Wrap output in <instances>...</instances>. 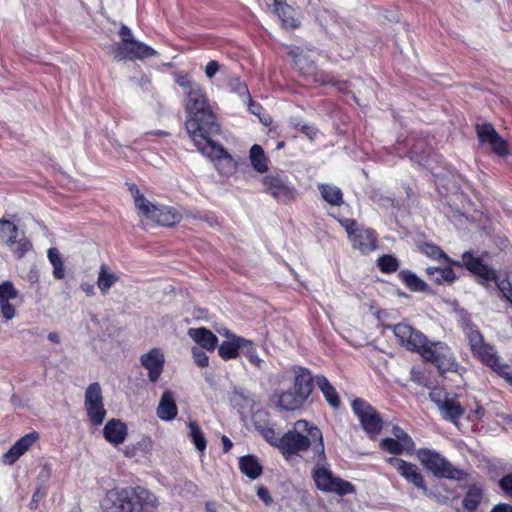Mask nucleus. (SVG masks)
Segmentation results:
<instances>
[{
	"label": "nucleus",
	"mask_w": 512,
	"mask_h": 512,
	"mask_svg": "<svg viewBox=\"0 0 512 512\" xmlns=\"http://www.w3.org/2000/svg\"><path fill=\"white\" fill-rule=\"evenodd\" d=\"M176 83L184 90L185 128L194 143H202L208 136H218L217 122L205 90L188 75H178Z\"/></svg>",
	"instance_id": "obj_1"
},
{
	"label": "nucleus",
	"mask_w": 512,
	"mask_h": 512,
	"mask_svg": "<svg viewBox=\"0 0 512 512\" xmlns=\"http://www.w3.org/2000/svg\"><path fill=\"white\" fill-rule=\"evenodd\" d=\"M319 444L324 445L320 429L306 420H298L294 423L293 429L281 437L280 451L288 459L290 456L299 455L312 447V451L316 455V448Z\"/></svg>",
	"instance_id": "obj_2"
},
{
	"label": "nucleus",
	"mask_w": 512,
	"mask_h": 512,
	"mask_svg": "<svg viewBox=\"0 0 512 512\" xmlns=\"http://www.w3.org/2000/svg\"><path fill=\"white\" fill-rule=\"evenodd\" d=\"M136 213L143 225L173 226L182 219L181 212L170 206H156L136 187L130 185Z\"/></svg>",
	"instance_id": "obj_3"
},
{
	"label": "nucleus",
	"mask_w": 512,
	"mask_h": 512,
	"mask_svg": "<svg viewBox=\"0 0 512 512\" xmlns=\"http://www.w3.org/2000/svg\"><path fill=\"white\" fill-rule=\"evenodd\" d=\"M312 461L314 467L311 477L319 490L340 496L355 493V487L350 482L333 475L325 455L324 445L317 446L316 455L312 457Z\"/></svg>",
	"instance_id": "obj_4"
},
{
	"label": "nucleus",
	"mask_w": 512,
	"mask_h": 512,
	"mask_svg": "<svg viewBox=\"0 0 512 512\" xmlns=\"http://www.w3.org/2000/svg\"><path fill=\"white\" fill-rule=\"evenodd\" d=\"M417 458L427 470L437 477L452 480H463L466 478V473L463 470L456 468L436 451L426 448L420 449L417 452Z\"/></svg>",
	"instance_id": "obj_5"
},
{
	"label": "nucleus",
	"mask_w": 512,
	"mask_h": 512,
	"mask_svg": "<svg viewBox=\"0 0 512 512\" xmlns=\"http://www.w3.org/2000/svg\"><path fill=\"white\" fill-rule=\"evenodd\" d=\"M215 136L204 138L202 143H194L198 150L215 162L216 169L224 176H230L236 171V162L232 156L214 141Z\"/></svg>",
	"instance_id": "obj_6"
},
{
	"label": "nucleus",
	"mask_w": 512,
	"mask_h": 512,
	"mask_svg": "<svg viewBox=\"0 0 512 512\" xmlns=\"http://www.w3.org/2000/svg\"><path fill=\"white\" fill-rule=\"evenodd\" d=\"M464 265L472 273L482 277L486 281H495L498 289L503 296L512 303V281L509 279H499L496 272L484 265L479 258H475L471 252H465L462 256Z\"/></svg>",
	"instance_id": "obj_7"
},
{
	"label": "nucleus",
	"mask_w": 512,
	"mask_h": 512,
	"mask_svg": "<svg viewBox=\"0 0 512 512\" xmlns=\"http://www.w3.org/2000/svg\"><path fill=\"white\" fill-rule=\"evenodd\" d=\"M84 407L89 422L94 426L102 425L106 410L103 403L102 389L98 382L91 383L85 391Z\"/></svg>",
	"instance_id": "obj_8"
},
{
	"label": "nucleus",
	"mask_w": 512,
	"mask_h": 512,
	"mask_svg": "<svg viewBox=\"0 0 512 512\" xmlns=\"http://www.w3.org/2000/svg\"><path fill=\"white\" fill-rule=\"evenodd\" d=\"M420 355L425 361L435 365L441 373L451 371L455 367V359L445 343L428 341Z\"/></svg>",
	"instance_id": "obj_9"
},
{
	"label": "nucleus",
	"mask_w": 512,
	"mask_h": 512,
	"mask_svg": "<svg viewBox=\"0 0 512 512\" xmlns=\"http://www.w3.org/2000/svg\"><path fill=\"white\" fill-rule=\"evenodd\" d=\"M262 184L265 192L280 202L288 203L295 198V188L288 184L287 177L281 172L264 176Z\"/></svg>",
	"instance_id": "obj_10"
},
{
	"label": "nucleus",
	"mask_w": 512,
	"mask_h": 512,
	"mask_svg": "<svg viewBox=\"0 0 512 512\" xmlns=\"http://www.w3.org/2000/svg\"><path fill=\"white\" fill-rule=\"evenodd\" d=\"M352 408L363 429L370 437H375L381 432L383 420L377 410L371 405L362 399H356L352 403Z\"/></svg>",
	"instance_id": "obj_11"
},
{
	"label": "nucleus",
	"mask_w": 512,
	"mask_h": 512,
	"mask_svg": "<svg viewBox=\"0 0 512 512\" xmlns=\"http://www.w3.org/2000/svg\"><path fill=\"white\" fill-rule=\"evenodd\" d=\"M470 349L473 356L479 359L481 363L490 367L512 384V375L509 372V366L501 361L496 355L494 348L484 341V337L482 341L477 342V345L472 346Z\"/></svg>",
	"instance_id": "obj_12"
},
{
	"label": "nucleus",
	"mask_w": 512,
	"mask_h": 512,
	"mask_svg": "<svg viewBox=\"0 0 512 512\" xmlns=\"http://www.w3.org/2000/svg\"><path fill=\"white\" fill-rule=\"evenodd\" d=\"M476 133L479 142L482 145H487L489 149L499 157H506L510 154L509 145L489 123L477 124Z\"/></svg>",
	"instance_id": "obj_13"
},
{
	"label": "nucleus",
	"mask_w": 512,
	"mask_h": 512,
	"mask_svg": "<svg viewBox=\"0 0 512 512\" xmlns=\"http://www.w3.org/2000/svg\"><path fill=\"white\" fill-rule=\"evenodd\" d=\"M430 399L437 405L442 416L446 420L456 423L464 414L465 410L456 397H449L440 390H433Z\"/></svg>",
	"instance_id": "obj_14"
},
{
	"label": "nucleus",
	"mask_w": 512,
	"mask_h": 512,
	"mask_svg": "<svg viewBox=\"0 0 512 512\" xmlns=\"http://www.w3.org/2000/svg\"><path fill=\"white\" fill-rule=\"evenodd\" d=\"M394 334L399 343L408 350L416 351L419 354L426 346L428 339L421 332L416 331L410 325L399 323L394 326Z\"/></svg>",
	"instance_id": "obj_15"
},
{
	"label": "nucleus",
	"mask_w": 512,
	"mask_h": 512,
	"mask_svg": "<svg viewBox=\"0 0 512 512\" xmlns=\"http://www.w3.org/2000/svg\"><path fill=\"white\" fill-rule=\"evenodd\" d=\"M387 461L405 480L413 484L416 488L422 490L425 494L428 493L423 476L415 464L395 457H391Z\"/></svg>",
	"instance_id": "obj_16"
},
{
	"label": "nucleus",
	"mask_w": 512,
	"mask_h": 512,
	"mask_svg": "<svg viewBox=\"0 0 512 512\" xmlns=\"http://www.w3.org/2000/svg\"><path fill=\"white\" fill-rule=\"evenodd\" d=\"M157 497L144 487H136L130 494V512H156Z\"/></svg>",
	"instance_id": "obj_17"
},
{
	"label": "nucleus",
	"mask_w": 512,
	"mask_h": 512,
	"mask_svg": "<svg viewBox=\"0 0 512 512\" xmlns=\"http://www.w3.org/2000/svg\"><path fill=\"white\" fill-rule=\"evenodd\" d=\"M128 490L115 488L109 490L101 501V512H128Z\"/></svg>",
	"instance_id": "obj_18"
},
{
	"label": "nucleus",
	"mask_w": 512,
	"mask_h": 512,
	"mask_svg": "<svg viewBox=\"0 0 512 512\" xmlns=\"http://www.w3.org/2000/svg\"><path fill=\"white\" fill-rule=\"evenodd\" d=\"M141 365L148 371V378L151 382H156L164 367V355L160 349L153 348L148 353L141 356Z\"/></svg>",
	"instance_id": "obj_19"
},
{
	"label": "nucleus",
	"mask_w": 512,
	"mask_h": 512,
	"mask_svg": "<svg viewBox=\"0 0 512 512\" xmlns=\"http://www.w3.org/2000/svg\"><path fill=\"white\" fill-rule=\"evenodd\" d=\"M39 434L31 432L22 436L3 456V462L14 464L38 440Z\"/></svg>",
	"instance_id": "obj_20"
},
{
	"label": "nucleus",
	"mask_w": 512,
	"mask_h": 512,
	"mask_svg": "<svg viewBox=\"0 0 512 512\" xmlns=\"http://www.w3.org/2000/svg\"><path fill=\"white\" fill-rule=\"evenodd\" d=\"M18 297V291L10 281H5L0 284V308L3 317L6 320H11L15 317V308L9 303Z\"/></svg>",
	"instance_id": "obj_21"
},
{
	"label": "nucleus",
	"mask_w": 512,
	"mask_h": 512,
	"mask_svg": "<svg viewBox=\"0 0 512 512\" xmlns=\"http://www.w3.org/2000/svg\"><path fill=\"white\" fill-rule=\"evenodd\" d=\"M103 435L106 441L114 446L120 445L125 441L127 435L126 424L113 418L105 424Z\"/></svg>",
	"instance_id": "obj_22"
},
{
	"label": "nucleus",
	"mask_w": 512,
	"mask_h": 512,
	"mask_svg": "<svg viewBox=\"0 0 512 512\" xmlns=\"http://www.w3.org/2000/svg\"><path fill=\"white\" fill-rule=\"evenodd\" d=\"M120 42H114L105 46L108 54L116 61H124L128 58V28L122 25L117 33Z\"/></svg>",
	"instance_id": "obj_23"
},
{
	"label": "nucleus",
	"mask_w": 512,
	"mask_h": 512,
	"mask_svg": "<svg viewBox=\"0 0 512 512\" xmlns=\"http://www.w3.org/2000/svg\"><path fill=\"white\" fill-rule=\"evenodd\" d=\"M228 340L223 341L218 347L219 356L224 360L235 359L240 355L243 337L225 331Z\"/></svg>",
	"instance_id": "obj_24"
},
{
	"label": "nucleus",
	"mask_w": 512,
	"mask_h": 512,
	"mask_svg": "<svg viewBox=\"0 0 512 512\" xmlns=\"http://www.w3.org/2000/svg\"><path fill=\"white\" fill-rule=\"evenodd\" d=\"M354 249L367 254L376 249L377 239L370 229H360L350 240Z\"/></svg>",
	"instance_id": "obj_25"
},
{
	"label": "nucleus",
	"mask_w": 512,
	"mask_h": 512,
	"mask_svg": "<svg viewBox=\"0 0 512 512\" xmlns=\"http://www.w3.org/2000/svg\"><path fill=\"white\" fill-rule=\"evenodd\" d=\"M188 335L198 343L203 349L213 351L218 343V338L214 333L206 328H190Z\"/></svg>",
	"instance_id": "obj_26"
},
{
	"label": "nucleus",
	"mask_w": 512,
	"mask_h": 512,
	"mask_svg": "<svg viewBox=\"0 0 512 512\" xmlns=\"http://www.w3.org/2000/svg\"><path fill=\"white\" fill-rule=\"evenodd\" d=\"M275 12L282 22V26L285 29H296L300 26V22L295 18V10L290 5L276 1Z\"/></svg>",
	"instance_id": "obj_27"
},
{
	"label": "nucleus",
	"mask_w": 512,
	"mask_h": 512,
	"mask_svg": "<svg viewBox=\"0 0 512 512\" xmlns=\"http://www.w3.org/2000/svg\"><path fill=\"white\" fill-rule=\"evenodd\" d=\"M157 415L163 420H172L176 417L177 406L171 391L167 390L162 394L157 407Z\"/></svg>",
	"instance_id": "obj_28"
},
{
	"label": "nucleus",
	"mask_w": 512,
	"mask_h": 512,
	"mask_svg": "<svg viewBox=\"0 0 512 512\" xmlns=\"http://www.w3.org/2000/svg\"><path fill=\"white\" fill-rule=\"evenodd\" d=\"M293 391L305 400L312 391V376L306 369H299L296 372L293 384Z\"/></svg>",
	"instance_id": "obj_29"
},
{
	"label": "nucleus",
	"mask_w": 512,
	"mask_h": 512,
	"mask_svg": "<svg viewBox=\"0 0 512 512\" xmlns=\"http://www.w3.org/2000/svg\"><path fill=\"white\" fill-rule=\"evenodd\" d=\"M24 234L12 221L0 219V238L10 248L15 246L16 240Z\"/></svg>",
	"instance_id": "obj_30"
},
{
	"label": "nucleus",
	"mask_w": 512,
	"mask_h": 512,
	"mask_svg": "<svg viewBox=\"0 0 512 512\" xmlns=\"http://www.w3.org/2000/svg\"><path fill=\"white\" fill-rule=\"evenodd\" d=\"M316 384L325 396L327 402L333 407L338 408L340 406V398L335 388L324 376L316 377Z\"/></svg>",
	"instance_id": "obj_31"
},
{
	"label": "nucleus",
	"mask_w": 512,
	"mask_h": 512,
	"mask_svg": "<svg viewBox=\"0 0 512 512\" xmlns=\"http://www.w3.org/2000/svg\"><path fill=\"white\" fill-rule=\"evenodd\" d=\"M157 52L151 47L135 40L130 36V61L131 60H146L154 55Z\"/></svg>",
	"instance_id": "obj_32"
},
{
	"label": "nucleus",
	"mask_w": 512,
	"mask_h": 512,
	"mask_svg": "<svg viewBox=\"0 0 512 512\" xmlns=\"http://www.w3.org/2000/svg\"><path fill=\"white\" fill-rule=\"evenodd\" d=\"M239 464L241 472L251 479H256L262 474V466L254 456L241 457Z\"/></svg>",
	"instance_id": "obj_33"
},
{
	"label": "nucleus",
	"mask_w": 512,
	"mask_h": 512,
	"mask_svg": "<svg viewBox=\"0 0 512 512\" xmlns=\"http://www.w3.org/2000/svg\"><path fill=\"white\" fill-rule=\"evenodd\" d=\"M253 168L259 173L268 171V158L260 145L254 144L250 149L249 155Z\"/></svg>",
	"instance_id": "obj_34"
},
{
	"label": "nucleus",
	"mask_w": 512,
	"mask_h": 512,
	"mask_svg": "<svg viewBox=\"0 0 512 512\" xmlns=\"http://www.w3.org/2000/svg\"><path fill=\"white\" fill-rule=\"evenodd\" d=\"M241 342L240 354L244 355L254 367L262 369L265 361L258 355L255 344L245 338Z\"/></svg>",
	"instance_id": "obj_35"
},
{
	"label": "nucleus",
	"mask_w": 512,
	"mask_h": 512,
	"mask_svg": "<svg viewBox=\"0 0 512 512\" xmlns=\"http://www.w3.org/2000/svg\"><path fill=\"white\" fill-rule=\"evenodd\" d=\"M304 401L305 399L300 397L296 392L286 391L279 396L278 405L284 410L294 411L299 409Z\"/></svg>",
	"instance_id": "obj_36"
},
{
	"label": "nucleus",
	"mask_w": 512,
	"mask_h": 512,
	"mask_svg": "<svg viewBox=\"0 0 512 512\" xmlns=\"http://www.w3.org/2000/svg\"><path fill=\"white\" fill-rule=\"evenodd\" d=\"M483 501V490L478 485H472L463 499V507L468 511H474Z\"/></svg>",
	"instance_id": "obj_37"
},
{
	"label": "nucleus",
	"mask_w": 512,
	"mask_h": 512,
	"mask_svg": "<svg viewBox=\"0 0 512 512\" xmlns=\"http://www.w3.org/2000/svg\"><path fill=\"white\" fill-rule=\"evenodd\" d=\"M426 272L437 284L451 283L455 279V274L450 267H428Z\"/></svg>",
	"instance_id": "obj_38"
},
{
	"label": "nucleus",
	"mask_w": 512,
	"mask_h": 512,
	"mask_svg": "<svg viewBox=\"0 0 512 512\" xmlns=\"http://www.w3.org/2000/svg\"><path fill=\"white\" fill-rule=\"evenodd\" d=\"M47 257L53 266V276L57 280H62L65 278V268L64 262L61 257V254L57 248H49L47 251Z\"/></svg>",
	"instance_id": "obj_39"
},
{
	"label": "nucleus",
	"mask_w": 512,
	"mask_h": 512,
	"mask_svg": "<svg viewBox=\"0 0 512 512\" xmlns=\"http://www.w3.org/2000/svg\"><path fill=\"white\" fill-rule=\"evenodd\" d=\"M117 280L118 277L113 272H111L106 265H102L100 267L97 285L102 294H106Z\"/></svg>",
	"instance_id": "obj_40"
},
{
	"label": "nucleus",
	"mask_w": 512,
	"mask_h": 512,
	"mask_svg": "<svg viewBox=\"0 0 512 512\" xmlns=\"http://www.w3.org/2000/svg\"><path fill=\"white\" fill-rule=\"evenodd\" d=\"M323 199L330 205L339 206L343 203L341 190L332 185H320L319 186Z\"/></svg>",
	"instance_id": "obj_41"
},
{
	"label": "nucleus",
	"mask_w": 512,
	"mask_h": 512,
	"mask_svg": "<svg viewBox=\"0 0 512 512\" xmlns=\"http://www.w3.org/2000/svg\"><path fill=\"white\" fill-rule=\"evenodd\" d=\"M421 251L437 261L443 260L447 263H454L460 266L459 262H452L450 258L436 245L424 243L420 246Z\"/></svg>",
	"instance_id": "obj_42"
},
{
	"label": "nucleus",
	"mask_w": 512,
	"mask_h": 512,
	"mask_svg": "<svg viewBox=\"0 0 512 512\" xmlns=\"http://www.w3.org/2000/svg\"><path fill=\"white\" fill-rule=\"evenodd\" d=\"M380 447L390 454L398 455L403 452H411L413 448L403 447L402 443L394 438H384L380 442Z\"/></svg>",
	"instance_id": "obj_43"
},
{
	"label": "nucleus",
	"mask_w": 512,
	"mask_h": 512,
	"mask_svg": "<svg viewBox=\"0 0 512 512\" xmlns=\"http://www.w3.org/2000/svg\"><path fill=\"white\" fill-rule=\"evenodd\" d=\"M400 277L405 285L412 291H424L426 284L410 271H402Z\"/></svg>",
	"instance_id": "obj_44"
},
{
	"label": "nucleus",
	"mask_w": 512,
	"mask_h": 512,
	"mask_svg": "<svg viewBox=\"0 0 512 512\" xmlns=\"http://www.w3.org/2000/svg\"><path fill=\"white\" fill-rule=\"evenodd\" d=\"M32 248L33 246L31 241L25 236V234H21V237L16 240L15 246L10 247V250L15 255V257L20 259L24 257L26 253L31 251Z\"/></svg>",
	"instance_id": "obj_45"
},
{
	"label": "nucleus",
	"mask_w": 512,
	"mask_h": 512,
	"mask_svg": "<svg viewBox=\"0 0 512 512\" xmlns=\"http://www.w3.org/2000/svg\"><path fill=\"white\" fill-rule=\"evenodd\" d=\"M189 429H190V437L192 438L196 448L203 452L206 448V439L199 428V426L195 422L189 423Z\"/></svg>",
	"instance_id": "obj_46"
},
{
	"label": "nucleus",
	"mask_w": 512,
	"mask_h": 512,
	"mask_svg": "<svg viewBox=\"0 0 512 512\" xmlns=\"http://www.w3.org/2000/svg\"><path fill=\"white\" fill-rule=\"evenodd\" d=\"M378 266L381 271L391 273L398 269L399 263L395 257L391 255H383L378 259Z\"/></svg>",
	"instance_id": "obj_47"
},
{
	"label": "nucleus",
	"mask_w": 512,
	"mask_h": 512,
	"mask_svg": "<svg viewBox=\"0 0 512 512\" xmlns=\"http://www.w3.org/2000/svg\"><path fill=\"white\" fill-rule=\"evenodd\" d=\"M393 438L400 441L403 447H410L414 449V442L412 438L399 426L392 428Z\"/></svg>",
	"instance_id": "obj_48"
},
{
	"label": "nucleus",
	"mask_w": 512,
	"mask_h": 512,
	"mask_svg": "<svg viewBox=\"0 0 512 512\" xmlns=\"http://www.w3.org/2000/svg\"><path fill=\"white\" fill-rule=\"evenodd\" d=\"M464 333L468 340L470 348L472 346H476L477 342L482 341L483 335L480 333L478 329H476L472 325H466L464 328Z\"/></svg>",
	"instance_id": "obj_49"
},
{
	"label": "nucleus",
	"mask_w": 512,
	"mask_h": 512,
	"mask_svg": "<svg viewBox=\"0 0 512 512\" xmlns=\"http://www.w3.org/2000/svg\"><path fill=\"white\" fill-rule=\"evenodd\" d=\"M261 434L267 442L277 447L280 450L281 437H278L275 430L272 427H263Z\"/></svg>",
	"instance_id": "obj_50"
},
{
	"label": "nucleus",
	"mask_w": 512,
	"mask_h": 512,
	"mask_svg": "<svg viewBox=\"0 0 512 512\" xmlns=\"http://www.w3.org/2000/svg\"><path fill=\"white\" fill-rule=\"evenodd\" d=\"M193 358L195 360V363L199 366V367H207L208 364H209V357L207 356V354L202 351L200 348H197V347H194L193 350Z\"/></svg>",
	"instance_id": "obj_51"
},
{
	"label": "nucleus",
	"mask_w": 512,
	"mask_h": 512,
	"mask_svg": "<svg viewBox=\"0 0 512 512\" xmlns=\"http://www.w3.org/2000/svg\"><path fill=\"white\" fill-rule=\"evenodd\" d=\"M151 447V442L148 438L142 439L139 443H137L133 448V456L137 455L139 451L142 457H146L149 453Z\"/></svg>",
	"instance_id": "obj_52"
},
{
	"label": "nucleus",
	"mask_w": 512,
	"mask_h": 512,
	"mask_svg": "<svg viewBox=\"0 0 512 512\" xmlns=\"http://www.w3.org/2000/svg\"><path fill=\"white\" fill-rule=\"evenodd\" d=\"M220 66L217 61L211 60L205 66V74L207 78L212 79L216 73L219 71Z\"/></svg>",
	"instance_id": "obj_53"
},
{
	"label": "nucleus",
	"mask_w": 512,
	"mask_h": 512,
	"mask_svg": "<svg viewBox=\"0 0 512 512\" xmlns=\"http://www.w3.org/2000/svg\"><path fill=\"white\" fill-rule=\"evenodd\" d=\"M500 486L510 497H512V474L504 476L500 480Z\"/></svg>",
	"instance_id": "obj_54"
},
{
	"label": "nucleus",
	"mask_w": 512,
	"mask_h": 512,
	"mask_svg": "<svg viewBox=\"0 0 512 512\" xmlns=\"http://www.w3.org/2000/svg\"><path fill=\"white\" fill-rule=\"evenodd\" d=\"M300 131L304 133L310 140H313L317 134V129L313 126L303 124L299 127Z\"/></svg>",
	"instance_id": "obj_55"
},
{
	"label": "nucleus",
	"mask_w": 512,
	"mask_h": 512,
	"mask_svg": "<svg viewBox=\"0 0 512 512\" xmlns=\"http://www.w3.org/2000/svg\"><path fill=\"white\" fill-rule=\"evenodd\" d=\"M257 495L261 500L264 501L266 505H269L272 502V498L270 497L269 491L263 486H260L257 489Z\"/></svg>",
	"instance_id": "obj_56"
},
{
	"label": "nucleus",
	"mask_w": 512,
	"mask_h": 512,
	"mask_svg": "<svg viewBox=\"0 0 512 512\" xmlns=\"http://www.w3.org/2000/svg\"><path fill=\"white\" fill-rule=\"evenodd\" d=\"M360 229L361 228L357 226V224L354 220L349 221V227L347 230L349 239L351 240L353 238V236L356 235Z\"/></svg>",
	"instance_id": "obj_57"
},
{
	"label": "nucleus",
	"mask_w": 512,
	"mask_h": 512,
	"mask_svg": "<svg viewBox=\"0 0 512 512\" xmlns=\"http://www.w3.org/2000/svg\"><path fill=\"white\" fill-rule=\"evenodd\" d=\"M44 497V493L37 489L33 494L32 501L30 503L31 508H36L38 506V502Z\"/></svg>",
	"instance_id": "obj_58"
},
{
	"label": "nucleus",
	"mask_w": 512,
	"mask_h": 512,
	"mask_svg": "<svg viewBox=\"0 0 512 512\" xmlns=\"http://www.w3.org/2000/svg\"><path fill=\"white\" fill-rule=\"evenodd\" d=\"M81 290L87 295L92 296L94 295V286L90 283H82L80 285Z\"/></svg>",
	"instance_id": "obj_59"
},
{
	"label": "nucleus",
	"mask_w": 512,
	"mask_h": 512,
	"mask_svg": "<svg viewBox=\"0 0 512 512\" xmlns=\"http://www.w3.org/2000/svg\"><path fill=\"white\" fill-rule=\"evenodd\" d=\"M491 512H512V506L508 504H499Z\"/></svg>",
	"instance_id": "obj_60"
},
{
	"label": "nucleus",
	"mask_w": 512,
	"mask_h": 512,
	"mask_svg": "<svg viewBox=\"0 0 512 512\" xmlns=\"http://www.w3.org/2000/svg\"><path fill=\"white\" fill-rule=\"evenodd\" d=\"M28 279L32 283H37L39 281V272L37 269H31L28 273Z\"/></svg>",
	"instance_id": "obj_61"
},
{
	"label": "nucleus",
	"mask_w": 512,
	"mask_h": 512,
	"mask_svg": "<svg viewBox=\"0 0 512 512\" xmlns=\"http://www.w3.org/2000/svg\"><path fill=\"white\" fill-rule=\"evenodd\" d=\"M221 440L223 443L224 452H228L233 446L231 440L225 435L222 436Z\"/></svg>",
	"instance_id": "obj_62"
},
{
	"label": "nucleus",
	"mask_w": 512,
	"mask_h": 512,
	"mask_svg": "<svg viewBox=\"0 0 512 512\" xmlns=\"http://www.w3.org/2000/svg\"><path fill=\"white\" fill-rule=\"evenodd\" d=\"M48 339L53 342V343H56L58 344L60 342V337L58 335V333L56 332H51L48 334Z\"/></svg>",
	"instance_id": "obj_63"
},
{
	"label": "nucleus",
	"mask_w": 512,
	"mask_h": 512,
	"mask_svg": "<svg viewBox=\"0 0 512 512\" xmlns=\"http://www.w3.org/2000/svg\"><path fill=\"white\" fill-rule=\"evenodd\" d=\"M50 474H51V469H50V466L48 464H45L42 468V472H41V475L44 477V478H49L50 477Z\"/></svg>",
	"instance_id": "obj_64"
}]
</instances>
